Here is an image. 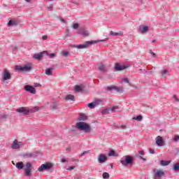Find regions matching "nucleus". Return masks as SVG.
Instances as JSON below:
<instances>
[{
  "mask_svg": "<svg viewBox=\"0 0 179 179\" xmlns=\"http://www.w3.org/2000/svg\"><path fill=\"white\" fill-rule=\"evenodd\" d=\"M2 79L3 82H5V80H9L12 79V76L10 75V72H9V71H8L6 69H3Z\"/></svg>",
  "mask_w": 179,
  "mask_h": 179,
  "instance_id": "obj_11",
  "label": "nucleus"
},
{
  "mask_svg": "<svg viewBox=\"0 0 179 179\" xmlns=\"http://www.w3.org/2000/svg\"><path fill=\"white\" fill-rule=\"evenodd\" d=\"M137 1L140 5H143V3H145V0H137Z\"/></svg>",
  "mask_w": 179,
  "mask_h": 179,
  "instance_id": "obj_47",
  "label": "nucleus"
},
{
  "mask_svg": "<svg viewBox=\"0 0 179 179\" xmlns=\"http://www.w3.org/2000/svg\"><path fill=\"white\" fill-rule=\"evenodd\" d=\"M43 52H45V54H46V55H48L50 57V58H51V59L55 58V57H57L56 53H50V52H48V51H43Z\"/></svg>",
  "mask_w": 179,
  "mask_h": 179,
  "instance_id": "obj_22",
  "label": "nucleus"
},
{
  "mask_svg": "<svg viewBox=\"0 0 179 179\" xmlns=\"http://www.w3.org/2000/svg\"><path fill=\"white\" fill-rule=\"evenodd\" d=\"M153 178L154 179H162L164 176H166V172L163 169H152Z\"/></svg>",
  "mask_w": 179,
  "mask_h": 179,
  "instance_id": "obj_6",
  "label": "nucleus"
},
{
  "mask_svg": "<svg viewBox=\"0 0 179 179\" xmlns=\"http://www.w3.org/2000/svg\"><path fill=\"white\" fill-rule=\"evenodd\" d=\"M52 8H53L52 4H50V5L48 7V9L49 10H52Z\"/></svg>",
  "mask_w": 179,
  "mask_h": 179,
  "instance_id": "obj_50",
  "label": "nucleus"
},
{
  "mask_svg": "<svg viewBox=\"0 0 179 179\" xmlns=\"http://www.w3.org/2000/svg\"><path fill=\"white\" fill-rule=\"evenodd\" d=\"M111 167H113V164H111Z\"/></svg>",
  "mask_w": 179,
  "mask_h": 179,
  "instance_id": "obj_62",
  "label": "nucleus"
},
{
  "mask_svg": "<svg viewBox=\"0 0 179 179\" xmlns=\"http://www.w3.org/2000/svg\"><path fill=\"white\" fill-rule=\"evenodd\" d=\"M152 54L153 57H156V53L152 52Z\"/></svg>",
  "mask_w": 179,
  "mask_h": 179,
  "instance_id": "obj_56",
  "label": "nucleus"
},
{
  "mask_svg": "<svg viewBox=\"0 0 179 179\" xmlns=\"http://www.w3.org/2000/svg\"><path fill=\"white\" fill-rule=\"evenodd\" d=\"M45 75H48V76H51V75H52V68L46 69L45 71Z\"/></svg>",
  "mask_w": 179,
  "mask_h": 179,
  "instance_id": "obj_23",
  "label": "nucleus"
},
{
  "mask_svg": "<svg viewBox=\"0 0 179 179\" xmlns=\"http://www.w3.org/2000/svg\"><path fill=\"white\" fill-rule=\"evenodd\" d=\"M78 27H79V24H78V23L73 24V28L74 29H78Z\"/></svg>",
  "mask_w": 179,
  "mask_h": 179,
  "instance_id": "obj_40",
  "label": "nucleus"
},
{
  "mask_svg": "<svg viewBox=\"0 0 179 179\" xmlns=\"http://www.w3.org/2000/svg\"><path fill=\"white\" fill-rule=\"evenodd\" d=\"M42 38H43V40H47L48 36L44 35V36H42Z\"/></svg>",
  "mask_w": 179,
  "mask_h": 179,
  "instance_id": "obj_54",
  "label": "nucleus"
},
{
  "mask_svg": "<svg viewBox=\"0 0 179 179\" xmlns=\"http://www.w3.org/2000/svg\"><path fill=\"white\" fill-rule=\"evenodd\" d=\"M149 152H150V153L151 155H155V150H154V149L150 148V149L149 150Z\"/></svg>",
  "mask_w": 179,
  "mask_h": 179,
  "instance_id": "obj_48",
  "label": "nucleus"
},
{
  "mask_svg": "<svg viewBox=\"0 0 179 179\" xmlns=\"http://www.w3.org/2000/svg\"><path fill=\"white\" fill-rule=\"evenodd\" d=\"M108 156H118V155L115 154V151L110 150L109 151Z\"/></svg>",
  "mask_w": 179,
  "mask_h": 179,
  "instance_id": "obj_36",
  "label": "nucleus"
},
{
  "mask_svg": "<svg viewBox=\"0 0 179 179\" xmlns=\"http://www.w3.org/2000/svg\"><path fill=\"white\" fill-rule=\"evenodd\" d=\"M86 120H87V116H86L83 113H80L79 120L80 121H86Z\"/></svg>",
  "mask_w": 179,
  "mask_h": 179,
  "instance_id": "obj_25",
  "label": "nucleus"
},
{
  "mask_svg": "<svg viewBox=\"0 0 179 179\" xmlns=\"http://www.w3.org/2000/svg\"><path fill=\"white\" fill-rule=\"evenodd\" d=\"M37 111H38V108L37 107H34V108L30 110L26 107H21L17 109V113L23 114V115H27L29 113H36Z\"/></svg>",
  "mask_w": 179,
  "mask_h": 179,
  "instance_id": "obj_4",
  "label": "nucleus"
},
{
  "mask_svg": "<svg viewBox=\"0 0 179 179\" xmlns=\"http://www.w3.org/2000/svg\"><path fill=\"white\" fill-rule=\"evenodd\" d=\"M94 103H95V106H100V104H103V100L101 99H95L94 101Z\"/></svg>",
  "mask_w": 179,
  "mask_h": 179,
  "instance_id": "obj_27",
  "label": "nucleus"
},
{
  "mask_svg": "<svg viewBox=\"0 0 179 179\" xmlns=\"http://www.w3.org/2000/svg\"><path fill=\"white\" fill-rule=\"evenodd\" d=\"M133 120H136V121H142V120H143V117L142 115H138L136 117H133Z\"/></svg>",
  "mask_w": 179,
  "mask_h": 179,
  "instance_id": "obj_33",
  "label": "nucleus"
},
{
  "mask_svg": "<svg viewBox=\"0 0 179 179\" xmlns=\"http://www.w3.org/2000/svg\"><path fill=\"white\" fill-rule=\"evenodd\" d=\"M106 40H108V38H106L103 40L86 41L84 44L71 45V46L73 47L74 48H78V50H83L85 48H88V47H90V45L93 44H97V43H103L106 41Z\"/></svg>",
  "mask_w": 179,
  "mask_h": 179,
  "instance_id": "obj_2",
  "label": "nucleus"
},
{
  "mask_svg": "<svg viewBox=\"0 0 179 179\" xmlns=\"http://www.w3.org/2000/svg\"><path fill=\"white\" fill-rule=\"evenodd\" d=\"M57 107H58V103L57 102H55L52 105V109L57 110Z\"/></svg>",
  "mask_w": 179,
  "mask_h": 179,
  "instance_id": "obj_39",
  "label": "nucleus"
},
{
  "mask_svg": "<svg viewBox=\"0 0 179 179\" xmlns=\"http://www.w3.org/2000/svg\"><path fill=\"white\" fill-rule=\"evenodd\" d=\"M98 162L101 164H103V163H106L107 162V157L104 154H100L98 156Z\"/></svg>",
  "mask_w": 179,
  "mask_h": 179,
  "instance_id": "obj_13",
  "label": "nucleus"
},
{
  "mask_svg": "<svg viewBox=\"0 0 179 179\" xmlns=\"http://www.w3.org/2000/svg\"><path fill=\"white\" fill-rule=\"evenodd\" d=\"M123 33L122 31L120 32H114L113 31H110V36H122Z\"/></svg>",
  "mask_w": 179,
  "mask_h": 179,
  "instance_id": "obj_21",
  "label": "nucleus"
},
{
  "mask_svg": "<svg viewBox=\"0 0 179 179\" xmlns=\"http://www.w3.org/2000/svg\"><path fill=\"white\" fill-rule=\"evenodd\" d=\"M67 152H71V148H66Z\"/></svg>",
  "mask_w": 179,
  "mask_h": 179,
  "instance_id": "obj_57",
  "label": "nucleus"
},
{
  "mask_svg": "<svg viewBox=\"0 0 179 179\" xmlns=\"http://www.w3.org/2000/svg\"><path fill=\"white\" fill-rule=\"evenodd\" d=\"M121 129H127V126L125 125H121L120 127Z\"/></svg>",
  "mask_w": 179,
  "mask_h": 179,
  "instance_id": "obj_51",
  "label": "nucleus"
},
{
  "mask_svg": "<svg viewBox=\"0 0 179 179\" xmlns=\"http://www.w3.org/2000/svg\"><path fill=\"white\" fill-rule=\"evenodd\" d=\"M34 87H41V85L40 83H35L34 84Z\"/></svg>",
  "mask_w": 179,
  "mask_h": 179,
  "instance_id": "obj_43",
  "label": "nucleus"
},
{
  "mask_svg": "<svg viewBox=\"0 0 179 179\" xmlns=\"http://www.w3.org/2000/svg\"><path fill=\"white\" fill-rule=\"evenodd\" d=\"M62 55L66 58L67 57H69L70 54H69V52H68V51H62Z\"/></svg>",
  "mask_w": 179,
  "mask_h": 179,
  "instance_id": "obj_31",
  "label": "nucleus"
},
{
  "mask_svg": "<svg viewBox=\"0 0 179 179\" xmlns=\"http://www.w3.org/2000/svg\"><path fill=\"white\" fill-rule=\"evenodd\" d=\"M99 70L101 71V72H106V65L101 64L99 66Z\"/></svg>",
  "mask_w": 179,
  "mask_h": 179,
  "instance_id": "obj_26",
  "label": "nucleus"
},
{
  "mask_svg": "<svg viewBox=\"0 0 179 179\" xmlns=\"http://www.w3.org/2000/svg\"><path fill=\"white\" fill-rule=\"evenodd\" d=\"M33 156H34V154H33V153L24 154V157H25V159H29L30 157H33Z\"/></svg>",
  "mask_w": 179,
  "mask_h": 179,
  "instance_id": "obj_29",
  "label": "nucleus"
},
{
  "mask_svg": "<svg viewBox=\"0 0 179 179\" xmlns=\"http://www.w3.org/2000/svg\"><path fill=\"white\" fill-rule=\"evenodd\" d=\"M15 69L18 72H29V71H31V65L26 64L24 66H15Z\"/></svg>",
  "mask_w": 179,
  "mask_h": 179,
  "instance_id": "obj_7",
  "label": "nucleus"
},
{
  "mask_svg": "<svg viewBox=\"0 0 179 179\" xmlns=\"http://www.w3.org/2000/svg\"><path fill=\"white\" fill-rule=\"evenodd\" d=\"M89 152H90V150L87 151H85L83 153H81L80 157H82V156H85V155H87V153H89Z\"/></svg>",
  "mask_w": 179,
  "mask_h": 179,
  "instance_id": "obj_46",
  "label": "nucleus"
},
{
  "mask_svg": "<svg viewBox=\"0 0 179 179\" xmlns=\"http://www.w3.org/2000/svg\"><path fill=\"white\" fill-rule=\"evenodd\" d=\"M23 142L17 141V139H15L13 141V143L10 145L11 149L13 150H19L22 146H23Z\"/></svg>",
  "mask_w": 179,
  "mask_h": 179,
  "instance_id": "obj_8",
  "label": "nucleus"
},
{
  "mask_svg": "<svg viewBox=\"0 0 179 179\" xmlns=\"http://www.w3.org/2000/svg\"><path fill=\"white\" fill-rule=\"evenodd\" d=\"M76 127L78 131H83L85 134H90L92 132V127L90 124L84 122H78L76 124Z\"/></svg>",
  "mask_w": 179,
  "mask_h": 179,
  "instance_id": "obj_3",
  "label": "nucleus"
},
{
  "mask_svg": "<svg viewBox=\"0 0 179 179\" xmlns=\"http://www.w3.org/2000/svg\"><path fill=\"white\" fill-rule=\"evenodd\" d=\"M88 107L89 108H94V107H96V103H94V101L88 103Z\"/></svg>",
  "mask_w": 179,
  "mask_h": 179,
  "instance_id": "obj_35",
  "label": "nucleus"
},
{
  "mask_svg": "<svg viewBox=\"0 0 179 179\" xmlns=\"http://www.w3.org/2000/svg\"><path fill=\"white\" fill-rule=\"evenodd\" d=\"M173 142H178L179 141V136L175 135L174 138H173Z\"/></svg>",
  "mask_w": 179,
  "mask_h": 179,
  "instance_id": "obj_38",
  "label": "nucleus"
},
{
  "mask_svg": "<svg viewBox=\"0 0 179 179\" xmlns=\"http://www.w3.org/2000/svg\"><path fill=\"white\" fill-rule=\"evenodd\" d=\"M173 169L175 170V171H178V170H179V163H177L174 165Z\"/></svg>",
  "mask_w": 179,
  "mask_h": 179,
  "instance_id": "obj_37",
  "label": "nucleus"
},
{
  "mask_svg": "<svg viewBox=\"0 0 179 179\" xmlns=\"http://www.w3.org/2000/svg\"><path fill=\"white\" fill-rule=\"evenodd\" d=\"M76 166H69V168L66 169V170H68L69 171H71L73 169H75Z\"/></svg>",
  "mask_w": 179,
  "mask_h": 179,
  "instance_id": "obj_41",
  "label": "nucleus"
},
{
  "mask_svg": "<svg viewBox=\"0 0 179 179\" xmlns=\"http://www.w3.org/2000/svg\"><path fill=\"white\" fill-rule=\"evenodd\" d=\"M139 71H142V69H139Z\"/></svg>",
  "mask_w": 179,
  "mask_h": 179,
  "instance_id": "obj_61",
  "label": "nucleus"
},
{
  "mask_svg": "<svg viewBox=\"0 0 179 179\" xmlns=\"http://www.w3.org/2000/svg\"><path fill=\"white\" fill-rule=\"evenodd\" d=\"M0 173H2V171L0 169Z\"/></svg>",
  "mask_w": 179,
  "mask_h": 179,
  "instance_id": "obj_60",
  "label": "nucleus"
},
{
  "mask_svg": "<svg viewBox=\"0 0 179 179\" xmlns=\"http://www.w3.org/2000/svg\"><path fill=\"white\" fill-rule=\"evenodd\" d=\"M138 155H141V156H143V155H145V152H143V150H140L138 151Z\"/></svg>",
  "mask_w": 179,
  "mask_h": 179,
  "instance_id": "obj_49",
  "label": "nucleus"
},
{
  "mask_svg": "<svg viewBox=\"0 0 179 179\" xmlns=\"http://www.w3.org/2000/svg\"><path fill=\"white\" fill-rule=\"evenodd\" d=\"M54 165L52 164H43L38 169V171H44V170H51Z\"/></svg>",
  "mask_w": 179,
  "mask_h": 179,
  "instance_id": "obj_10",
  "label": "nucleus"
},
{
  "mask_svg": "<svg viewBox=\"0 0 179 179\" xmlns=\"http://www.w3.org/2000/svg\"><path fill=\"white\" fill-rule=\"evenodd\" d=\"M138 157H139V159H141L143 160V162H146V159H145L143 157H142V156L140 155Z\"/></svg>",
  "mask_w": 179,
  "mask_h": 179,
  "instance_id": "obj_52",
  "label": "nucleus"
},
{
  "mask_svg": "<svg viewBox=\"0 0 179 179\" xmlns=\"http://www.w3.org/2000/svg\"><path fill=\"white\" fill-rule=\"evenodd\" d=\"M115 110H118V107L117 106H114V107H112L111 108H108V109H105L103 113V114H110V111H115Z\"/></svg>",
  "mask_w": 179,
  "mask_h": 179,
  "instance_id": "obj_19",
  "label": "nucleus"
},
{
  "mask_svg": "<svg viewBox=\"0 0 179 179\" xmlns=\"http://www.w3.org/2000/svg\"><path fill=\"white\" fill-rule=\"evenodd\" d=\"M155 143L157 146L159 147L166 145V142L164 141V140H163V137H162L161 136H157L155 138Z\"/></svg>",
  "mask_w": 179,
  "mask_h": 179,
  "instance_id": "obj_9",
  "label": "nucleus"
},
{
  "mask_svg": "<svg viewBox=\"0 0 179 179\" xmlns=\"http://www.w3.org/2000/svg\"><path fill=\"white\" fill-rule=\"evenodd\" d=\"M169 163H171L170 161L162 160V161L160 162L161 166H169Z\"/></svg>",
  "mask_w": 179,
  "mask_h": 179,
  "instance_id": "obj_28",
  "label": "nucleus"
},
{
  "mask_svg": "<svg viewBox=\"0 0 179 179\" xmlns=\"http://www.w3.org/2000/svg\"><path fill=\"white\" fill-rule=\"evenodd\" d=\"M18 24L19 21H17V20H10L8 23V27H10L12 26H17Z\"/></svg>",
  "mask_w": 179,
  "mask_h": 179,
  "instance_id": "obj_17",
  "label": "nucleus"
},
{
  "mask_svg": "<svg viewBox=\"0 0 179 179\" xmlns=\"http://www.w3.org/2000/svg\"><path fill=\"white\" fill-rule=\"evenodd\" d=\"M152 43H156V40H152Z\"/></svg>",
  "mask_w": 179,
  "mask_h": 179,
  "instance_id": "obj_58",
  "label": "nucleus"
},
{
  "mask_svg": "<svg viewBox=\"0 0 179 179\" xmlns=\"http://www.w3.org/2000/svg\"><path fill=\"white\" fill-rule=\"evenodd\" d=\"M167 73H169V71L167 70H162L161 71V75L163 78H166V75H167Z\"/></svg>",
  "mask_w": 179,
  "mask_h": 179,
  "instance_id": "obj_32",
  "label": "nucleus"
},
{
  "mask_svg": "<svg viewBox=\"0 0 179 179\" xmlns=\"http://www.w3.org/2000/svg\"><path fill=\"white\" fill-rule=\"evenodd\" d=\"M103 178H110V174L107 172H105L102 174Z\"/></svg>",
  "mask_w": 179,
  "mask_h": 179,
  "instance_id": "obj_34",
  "label": "nucleus"
},
{
  "mask_svg": "<svg viewBox=\"0 0 179 179\" xmlns=\"http://www.w3.org/2000/svg\"><path fill=\"white\" fill-rule=\"evenodd\" d=\"M61 162H62V163H66V159H62L61 160Z\"/></svg>",
  "mask_w": 179,
  "mask_h": 179,
  "instance_id": "obj_55",
  "label": "nucleus"
},
{
  "mask_svg": "<svg viewBox=\"0 0 179 179\" xmlns=\"http://www.w3.org/2000/svg\"><path fill=\"white\" fill-rule=\"evenodd\" d=\"M24 90L25 92H28L29 93H31V94H36V88H34V87L29 85H25L24 87Z\"/></svg>",
  "mask_w": 179,
  "mask_h": 179,
  "instance_id": "obj_12",
  "label": "nucleus"
},
{
  "mask_svg": "<svg viewBox=\"0 0 179 179\" xmlns=\"http://www.w3.org/2000/svg\"><path fill=\"white\" fill-rule=\"evenodd\" d=\"M122 82H124L125 83H129V80L128 78H123V79L122 80Z\"/></svg>",
  "mask_w": 179,
  "mask_h": 179,
  "instance_id": "obj_42",
  "label": "nucleus"
},
{
  "mask_svg": "<svg viewBox=\"0 0 179 179\" xmlns=\"http://www.w3.org/2000/svg\"><path fill=\"white\" fill-rule=\"evenodd\" d=\"M107 90H116L118 93H122L124 92L122 87H117L115 86L108 87Z\"/></svg>",
  "mask_w": 179,
  "mask_h": 179,
  "instance_id": "obj_14",
  "label": "nucleus"
},
{
  "mask_svg": "<svg viewBox=\"0 0 179 179\" xmlns=\"http://www.w3.org/2000/svg\"><path fill=\"white\" fill-rule=\"evenodd\" d=\"M149 30V27L148 26H143L139 29L140 33L141 34H145V33H148V31Z\"/></svg>",
  "mask_w": 179,
  "mask_h": 179,
  "instance_id": "obj_20",
  "label": "nucleus"
},
{
  "mask_svg": "<svg viewBox=\"0 0 179 179\" xmlns=\"http://www.w3.org/2000/svg\"><path fill=\"white\" fill-rule=\"evenodd\" d=\"M66 100H71L72 101H75V96L72 94H68L65 96Z\"/></svg>",
  "mask_w": 179,
  "mask_h": 179,
  "instance_id": "obj_24",
  "label": "nucleus"
},
{
  "mask_svg": "<svg viewBox=\"0 0 179 179\" xmlns=\"http://www.w3.org/2000/svg\"><path fill=\"white\" fill-rule=\"evenodd\" d=\"M15 167L18 170L24 169V174L26 177H31V171L33 170V165L31 162H27L26 164H23V162H20L15 164Z\"/></svg>",
  "mask_w": 179,
  "mask_h": 179,
  "instance_id": "obj_1",
  "label": "nucleus"
},
{
  "mask_svg": "<svg viewBox=\"0 0 179 179\" xmlns=\"http://www.w3.org/2000/svg\"><path fill=\"white\" fill-rule=\"evenodd\" d=\"M78 33L79 34H81V36H84L85 37H87V36H89V31L85 29V28L80 29Z\"/></svg>",
  "mask_w": 179,
  "mask_h": 179,
  "instance_id": "obj_18",
  "label": "nucleus"
},
{
  "mask_svg": "<svg viewBox=\"0 0 179 179\" xmlns=\"http://www.w3.org/2000/svg\"><path fill=\"white\" fill-rule=\"evenodd\" d=\"M1 117L3 120H6V118H8V115H6V114H3V115H1Z\"/></svg>",
  "mask_w": 179,
  "mask_h": 179,
  "instance_id": "obj_45",
  "label": "nucleus"
},
{
  "mask_svg": "<svg viewBox=\"0 0 179 179\" xmlns=\"http://www.w3.org/2000/svg\"><path fill=\"white\" fill-rule=\"evenodd\" d=\"M120 163L122 166L127 167V166H129V164L134 163V158L130 155H125L121 158Z\"/></svg>",
  "mask_w": 179,
  "mask_h": 179,
  "instance_id": "obj_5",
  "label": "nucleus"
},
{
  "mask_svg": "<svg viewBox=\"0 0 179 179\" xmlns=\"http://www.w3.org/2000/svg\"><path fill=\"white\" fill-rule=\"evenodd\" d=\"M59 20H61L62 23H66V21L65 20H64V18H62V17H60Z\"/></svg>",
  "mask_w": 179,
  "mask_h": 179,
  "instance_id": "obj_53",
  "label": "nucleus"
},
{
  "mask_svg": "<svg viewBox=\"0 0 179 179\" xmlns=\"http://www.w3.org/2000/svg\"><path fill=\"white\" fill-rule=\"evenodd\" d=\"M82 89H83V87H82V86H80V85H76L75 86V91L76 92H82Z\"/></svg>",
  "mask_w": 179,
  "mask_h": 179,
  "instance_id": "obj_30",
  "label": "nucleus"
},
{
  "mask_svg": "<svg viewBox=\"0 0 179 179\" xmlns=\"http://www.w3.org/2000/svg\"><path fill=\"white\" fill-rule=\"evenodd\" d=\"M27 2H30V0H25Z\"/></svg>",
  "mask_w": 179,
  "mask_h": 179,
  "instance_id": "obj_59",
  "label": "nucleus"
},
{
  "mask_svg": "<svg viewBox=\"0 0 179 179\" xmlns=\"http://www.w3.org/2000/svg\"><path fill=\"white\" fill-rule=\"evenodd\" d=\"M115 69L116 71H124V69H127V66L124 65H121L118 63H116L115 65Z\"/></svg>",
  "mask_w": 179,
  "mask_h": 179,
  "instance_id": "obj_16",
  "label": "nucleus"
},
{
  "mask_svg": "<svg viewBox=\"0 0 179 179\" xmlns=\"http://www.w3.org/2000/svg\"><path fill=\"white\" fill-rule=\"evenodd\" d=\"M173 99H174L175 101L179 102V98H178V96H177V95L174 94Z\"/></svg>",
  "mask_w": 179,
  "mask_h": 179,
  "instance_id": "obj_44",
  "label": "nucleus"
},
{
  "mask_svg": "<svg viewBox=\"0 0 179 179\" xmlns=\"http://www.w3.org/2000/svg\"><path fill=\"white\" fill-rule=\"evenodd\" d=\"M44 54V51L38 54H35L33 55V58H34V59H37V61H41V59H43Z\"/></svg>",
  "mask_w": 179,
  "mask_h": 179,
  "instance_id": "obj_15",
  "label": "nucleus"
}]
</instances>
